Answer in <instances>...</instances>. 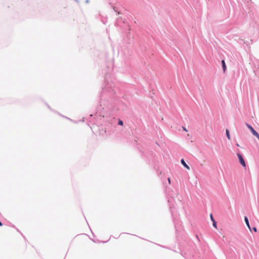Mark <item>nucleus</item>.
Instances as JSON below:
<instances>
[{
    "label": "nucleus",
    "instance_id": "39448f33",
    "mask_svg": "<svg viewBox=\"0 0 259 259\" xmlns=\"http://www.w3.org/2000/svg\"><path fill=\"white\" fill-rule=\"evenodd\" d=\"M226 136H227V138L228 139V140H230L231 139V137H230V135L229 131L227 129L226 130Z\"/></svg>",
    "mask_w": 259,
    "mask_h": 259
},
{
    "label": "nucleus",
    "instance_id": "9b49d317",
    "mask_svg": "<svg viewBox=\"0 0 259 259\" xmlns=\"http://www.w3.org/2000/svg\"><path fill=\"white\" fill-rule=\"evenodd\" d=\"M183 129H184V130H185V131H187V130H186L185 127H183Z\"/></svg>",
    "mask_w": 259,
    "mask_h": 259
},
{
    "label": "nucleus",
    "instance_id": "1a4fd4ad",
    "mask_svg": "<svg viewBox=\"0 0 259 259\" xmlns=\"http://www.w3.org/2000/svg\"><path fill=\"white\" fill-rule=\"evenodd\" d=\"M253 230H254V231H255V232H256V231H257L256 228L255 227L253 228Z\"/></svg>",
    "mask_w": 259,
    "mask_h": 259
},
{
    "label": "nucleus",
    "instance_id": "20e7f679",
    "mask_svg": "<svg viewBox=\"0 0 259 259\" xmlns=\"http://www.w3.org/2000/svg\"><path fill=\"white\" fill-rule=\"evenodd\" d=\"M222 64L224 72H225L226 70V66L224 60L222 61Z\"/></svg>",
    "mask_w": 259,
    "mask_h": 259
},
{
    "label": "nucleus",
    "instance_id": "7ed1b4c3",
    "mask_svg": "<svg viewBox=\"0 0 259 259\" xmlns=\"http://www.w3.org/2000/svg\"><path fill=\"white\" fill-rule=\"evenodd\" d=\"M244 220H245V223H246L247 226L248 227L249 229L250 230V226H249L248 220V219H247V218L246 217H245Z\"/></svg>",
    "mask_w": 259,
    "mask_h": 259
},
{
    "label": "nucleus",
    "instance_id": "423d86ee",
    "mask_svg": "<svg viewBox=\"0 0 259 259\" xmlns=\"http://www.w3.org/2000/svg\"><path fill=\"white\" fill-rule=\"evenodd\" d=\"M212 223L213 226L217 228V222L215 221H213Z\"/></svg>",
    "mask_w": 259,
    "mask_h": 259
},
{
    "label": "nucleus",
    "instance_id": "f257e3e1",
    "mask_svg": "<svg viewBox=\"0 0 259 259\" xmlns=\"http://www.w3.org/2000/svg\"><path fill=\"white\" fill-rule=\"evenodd\" d=\"M237 156L238 157V159H239L240 164L243 167H246V163H245V161H244L242 156L241 155V154L240 153H237Z\"/></svg>",
    "mask_w": 259,
    "mask_h": 259
},
{
    "label": "nucleus",
    "instance_id": "ddd939ff",
    "mask_svg": "<svg viewBox=\"0 0 259 259\" xmlns=\"http://www.w3.org/2000/svg\"><path fill=\"white\" fill-rule=\"evenodd\" d=\"M236 145L238 147L239 146V145L238 144H237Z\"/></svg>",
    "mask_w": 259,
    "mask_h": 259
},
{
    "label": "nucleus",
    "instance_id": "f03ea898",
    "mask_svg": "<svg viewBox=\"0 0 259 259\" xmlns=\"http://www.w3.org/2000/svg\"><path fill=\"white\" fill-rule=\"evenodd\" d=\"M181 163L186 168H187L188 169H190L189 166L185 163L183 159L181 160Z\"/></svg>",
    "mask_w": 259,
    "mask_h": 259
},
{
    "label": "nucleus",
    "instance_id": "0eeeda50",
    "mask_svg": "<svg viewBox=\"0 0 259 259\" xmlns=\"http://www.w3.org/2000/svg\"><path fill=\"white\" fill-rule=\"evenodd\" d=\"M118 124L120 125H123V122L122 121H121V120H119L118 121Z\"/></svg>",
    "mask_w": 259,
    "mask_h": 259
},
{
    "label": "nucleus",
    "instance_id": "9d476101",
    "mask_svg": "<svg viewBox=\"0 0 259 259\" xmlns=\"http://www.w3.org/2000/svg\"><path fill=\"white\" fill-rule=\"evenodd\" d=\"M168 183L170 184V178H168Z\"/></svg>",
    "mask_w": 259,
    "mask_h": 259
},
{
    "label": "nucleus",
    "instance_id": "f8f14e48",
    "mask_svg": "<svg viewBox=\"0 0 259 259\" xmlns=\"http://www.w3.org/2000/svg\"><path fill=\"white\" fill-rule=\"evenodd\" d=\"M2 226V224L1 223V222H0V226Z\"/></svg>",
    "mask_w": 259,
    "mask_h": 259
},
{
    "label": "nucleus",
    "instance_id": "6e6552de",
    "mask_svg": "<svg viewBox=\"0 0 259 259\" xmlns=\"http://www.w3.org/2000/svg\"><path fill=\"white\" fill-rule=\"evenodd\" d=\"M210 219H211V220L213 222V221H215V220H214L213 218V216H212V214H210Z\"/></svg>",
    "mask_w": 259,
    "mask_h": 259
}]
</instances>
